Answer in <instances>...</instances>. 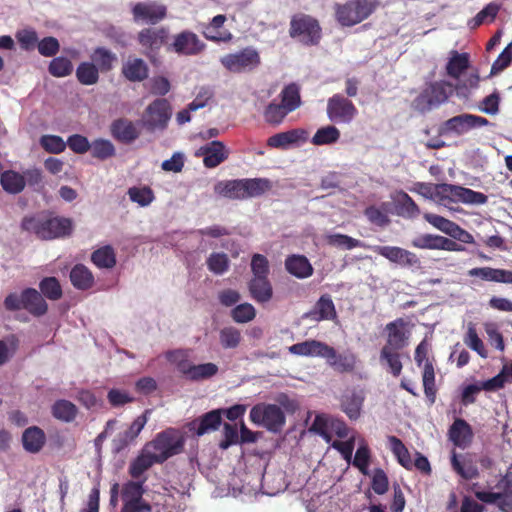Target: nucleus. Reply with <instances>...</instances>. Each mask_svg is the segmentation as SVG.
Returning <instances> with one entry per match:
<instances>
[{
  "label": "nucleus",
  "instance_id": "f257e3e1",
  "mask_svg": "<svg viewBox=\"0 0 512 512\" xmlns=\"http://www.w3.org/2000/svg\"><path fill=\"white\" fill-rule=\"evenodd\" d=\"M22 227L42 239L64 237L71 233L72 223L67 218L39 214L23 219Z\"/></svg>",
  "mask_w": 512,
  "mask_h": 512
},
{
  "label": "nucleus",
  "instance_id": "f03ea898",
  "mask_svg": "<svg viewBox=\"0 0 512 512\" xmlns=\"http://www.w3.org/2000/svg\"><path fill=\"white\" fill-rule=\"evenodd\" d=\"M433 201L450 208L449 205L452 203L484 205L487 203L488 197L481 192L460 185L441 183L436 184Z\"/></svg>",
  "mask_w": 512,
  "mask_h": 512
},
{
  "label": "nucleus",
  "instance_id": "7ed1b4c3",
  "mask_svg": "<svg viewBox=\"0 0 512 512\" xmlns=\"http://www.w3.org/2000/svg\"><path fill=\"white\" fill-rule=\"evenodd\" d=\"M145 446L151 452L154 459L162 463L182 451L184 437L180 431L170 428L158 433L156 437Z\"/></svg>",
  "mask_w": 512,
  "mask_h": 512
},
{
  "label": "nucleus",
  "instance_id": "20e7f679",
  "mask_svg": "<svg viewBox=\"0 0 512 512\" xmlns=\"http://www.w3.org/2000/svg\"><path fill=\"white\" fill-rule=\"evenodd\" d=\"M225 70L232 74L249 73L261 64L259 52L254 47H245L241 50L227 53L219 59Z\"/></svg>",
  "mask_w": 512,
  "mask_h": 512
},
{
  "label": "nucleus",
  "instance_id": "39448f33",
  "mask_svg": "<svg viewBox=\"0 0 512 512\" xmlns=\"http://www.w3.org/2000/svg\"><path fill=\"white\" fill-rule=\"evenodd\" d=\"M375 7V0H352L345 4H336V19L342 26H353L366 19Z\"/></svg>",
  "mask_w": 512,
  "mask_h": 512
},
{
  "label": "nucleus",
  "instance_id": "423d86ee",
  "mask_svg": "<svg viewBox=\"0 0 512 512\" xmlns=\"http://www.w3.org/2000/svg\"><path fill=\"white\" fill-rule=\"evenodd\" d=\"M172 116V107L167 99L158 98L151 102L141 116L142 126L150 131H163Z\"/></svg>",
  "mask_w": 512,
  "mask_h": 512
},
{
  "label": "nucleus",
  "instance_id": "0eeeda50",
  "mask_svg": "<svg viewBox=\"0 0 512 512\" xmlns=\"http://www.w3.org/2000/svg\"><path fill=\"white\" fill-rule=\"evenodd\" d=\"M249 417L254 424L272 432L280 431L285 424L284 412L276 404H257L251 409Z\"/></svg>",
  "mask_w": 512,
  "mask_h": 512
},
{
  "label": "nucleus",
  "instance_id": "6e6552de",
  "mask_svg": "<svg viewBox=\"0 0 512 512\" xmlns=\"http://www.w3.org/2000/svg\"><path fill=\"white\" fill-rule=\"evenodd\" d=\"M41 180V172L38 169H28L23 173L7 170L0 176L1 186L9 194H19L24 190L26 183L37 185Z\"/></svg>",
  "mask_w": 512,
  "mask_h": 512
},
{
  "label": "nucleus",
  "instance_id": "1a4fd4ad",
  "mask_svg": "<svg viewBox=\"0 0 512 512\" xmlns=\"http://www.w3.org/2000/svg\"><path fill=\"white\" fill-rule=\"evenodd\" d=\"M488 120L473 114H461L446 120L441 133L445 136H461L474 128L488 125Z\"/></svg>",
  "mask_w": 512,
  "mask_h": 512
},
{
  "label": "nucleus",
  "instance_id": "9d476101",
  "mask_svg": "<svg viewBox=\"0 0 512 512\" xmlns=\"http://www.w3.org/2000/svg\"><path fill=\"white\" fill-rule=\"evenodd\" d=\"M327 117L335 123L349 124L357 115L355 105L340 94H335L327 101Z\"/></svg>",
  "mask_w": 512,
  "mask_h": 512
},
{
  "label": "nucleus",
  "instance_id": "9b49d317",
  "mask_svg": "<svg viewBox=\"0 0 512 512\" xmlns=\"http://www.w3.org/2000/svg\"><path fill=\"white\" fill-rule=\"evenodd\" d=\"M374 252L383 256L392 263L402 267L420 268L421 262L417 255L398 246H372Z\"/></svg>",
  "mask_w": 512,
  "mask_h": 512
},
{
  "label": "nucleus",
  "instance_id": "f8f14e48",
  "mask_svg": "<svg viewBox=\"0 0 512 512\" xmlns=\"http://www.w3.org/2000/svg\"><path fill=\"white\" fill-rule=\"evenodd\" d=\"M169 50L185 56L198 55L205 49V44L191 31H182L173 37Z\"/></svg>",
  "mask_w": 512,
  "mask_h": 512
},
{
  "label": "nucleus",
  "instance_id": "ddd939ff",
  "mask_svg": "<svg viewBox=\"0 0 512 512\" xmlns=\"http://www.w3.org/2000/svg\"><path fill=\"white\" fill-rule=\"evenodd\" d=\"M166 28H145L137 35V41L142 47V53L148 57L156 54L166 42Z\"/></svg>",
  "mask_w": 512,
  "mask_h": 512
},
{
  "label": "nucleus",
  "instance_id": "4468645a",
  "mask_svg": "<svg viewBox=\"0 0 512 512\" xmlns=\"http://www.w3.org/2000/svg\"><path fill=\"white\" fill-rule=\"evenodd\" d=\"M291 36H301L307 43H315L320 37V27L317 21L309 16L295 17L291 21Z\"/></svg>",
  "mask_w": 512,
  "mask_h": 512
},
{
  "label": "nucleus",
  "instance_id": "2eb2a0df",
  "mask_svg": "<svg viewBox=\"0 0 512 512\" xmlns=\"http://www.w3.org/2000/svg\"><path fill=\"white\" fill-rule=\"evenodd\" d=\"M289 352L298 356L305 357H333L334 348L318 340H306L296 343L288 348Z\"/></svg>",
  "mask_w": 512,
  "mask_h": 512
},
{
  "label": "nucleus",
  "instance_id": "dca6fc26",
  "mask_svg": "<svg viewBox=\"0 0 512 512\" xmlns=\"http://www.w3.org/2000/svg\"><path fill=\"white\" fill-rule=\"evenodd\" d=\"M167 8L156 2L138 3L133 8L136 21L141 20L149 24H157L166 17Z\"/></svg>",
  "mask_w": 512,
  "mask_h": 512
},
{
  "label": "nucleus",
  "instance_id": "f3484780",
  "mask_svg": "<svg viewBox=\"0 0 512 512\" xmlns=\"http://www.w3.org/2000/svg\"><path fill=\"white\" fill-rule=\"evenodd\" d=\"M387 342L383 348L401 350L407 345L409 333L403 319H396L386 325Z\"/></svg>",
  "mask_w": 512,
  "mask_h": 512
},
{
  "label": "nucleus",
  "instance_id": "a211bd4d",
  "mask_svg": "<svg viewBox=\"0 0 512 512\" xmlns=\"http://www.w3.org/2000/svg\"><path fill=\"white\" fill-rule=\"evenodd\" d=\"M455 91V85L448 81H437L432 83L424 92L423 98L430 107L444 103Z\"/></svg>",
  "mask_w": 512,
  "mask_h": 512
},
{
  "label": "nucleus",
  "instance_id": "6ab92c4d",
  "mask_svg": "<svg viewBox=\"0 0 512 512\" xmlns=\"http://www.w3.org/2000/svg\"><path fill=\"white\" fill-rule=\"evenodd\" d=\"M196 155L203 157V162L206 167L213 168L218 166L227 158L228 152L222 142L212 141L207 145L200 147L196 152Z\"/></svg>",
  "mask_w": 512,
  "mask_h": 512
},
{
  "label": "nucleus",
  "instance_id": "aec40b11",
  "mask_svg": "<svg viewBox=\"0 0 512 512\" xmlns=\"http://www.w3.org/2000/svg\"><path fill=\"white\" fill-rule=\"evenodd\" d=\"M226 21L224 15H217L212 18L208 24H203L201 32L204 37L214 42H229L232 39V34L223 29V25Z\"/></svg>",
  "mask_w": 512,
  "mask_h": 512
},
{
  "label": "nucleus",
  "instance_id": "412c9836",
  "mask_svg": "<svg viewBox=\"0 0 512 512\" xmlns=\"http://www.w3.org/2000/svg\"><path fill=\"white\" fill-rule=\"evenodd\" d=\"M149 68L146 62L138 57L129 56L123 63L122 74L131 82H141L148 77Z\"/></svg>",
  "mask_w": 512,
  "mask_h": 512
},
{
  "label": "nucleus",
  "instance_id": "4be33fe9",
  "mask_svg": "<svg viewBox=\"0 0 512 512\" xmlns=\"http://www.w3.org/2000/svg\"><path fill=\"white\" fill-rule=\"evenodd\" d=\"M308 139V132L304 129H293L273 135L268 145L275 148H287L290 145L304 143Z\"/></svg>",
  "mask_w": 512,
  "mask_h": 512
},
{
  "label": "nucleus",
  "instance_id": "5701e85b",
  "mask_svg": "<svg viewBox=\"0 0 512 512\" xmlns=\"http://www.w3.org/2000/svg\"><path fill=\"white\" fill-rule=\"evenodd\" d=\"M149 410H146L143 415L138 416L130 427L124 432L123 435H119L118 438L114 440V446L116 451L122 450L126 447L130 442H132L136 437L140 434L144 426L148 421Z\"/></svg>",
  "mask_w": 512,
  "mask_h": 512
},
{
  "label": "nucleus",
  "instance_id": "b1692460",
  "mask_svg": "<svg viewBox=\"0 0 512 512\" xmlns=\"http://www.w3.org/2000/svg\"><path fill=\"white\" fill-rule=\"evenodd\" d=\"M450 440L460 448H466L473 438L470 425L463 419H457L449 430Z\"/></svg>",
  "mask_w": 512,
  "mask_h": 512
},
{
  "label": "nucleus",
  "instance_id": "393cba45",
  "mask_svg": "<svg viewBox=\"0 0 512 512\" xmlns=\"http://www.w3.org/2000/svg\"><path fill=\"white\" fill-rule=\"evenodd\" d=\"M471 277H479L485 281L512 283V271L490 267L473 268L468 271Z\"/></svg>",
  "mask_w": 512,
  "mask_h": 512
},
{
  "label": "nucleus",
  "instance_id": "a878e982",
  "mask_svg": "<svg viewBox=\"0 0 512 512\" xmlns=\"http://www.w3.org/2000/svg\"><path fill=\"white\" fill-rule=\"evenodd\" d=\"M286 270L293 276L304 279L313 274V267L303 255H292L285 260Z\"/></svg>",
  "mask_w": 512,
  "mask_h": 512
},
{
  "label": "nucleus",
  "instance_id": "bb28decb",
  "mask_svg": "<svg viewBox=\"0 0 512 512\" xmlns=\"http://www.w3.org/2000/svg\"><path fill=\"white\" fill-rule=\"evenodd\" d=\"M215 193L230 199H245V179L220 181L214 186Z\"/></svg>",
  "mask_w": 512,
  "mask_h": 512
},
{
  "label": "nucleus",
  "instance_id": "cd10ccee",
  "mask_svg": "<svg viewBox=\"0 0 512 512\" xmlns=\"http://www.w3.org/2000/svg\"><path fill=\"white\" fill-rule=\"evenodd\" d=\"M313 321L332 320L336 317L334 303L330 296L323 295L315 305V308L306 314Z\"/></svg>",
  "mask_w": 512,
  "mask_h": 512
},
{
  "label": "nucleus",
  "instance_id": "c85d7f7f",
  "mask_svg": "<svg viewBox=\"0 0 512 512\" xmlns=\"http://www.w3.org/2000/svg\"><path fill=\"white\" fill-rule=\"evenodd\" d=\"M475 496L487 504H497L501 512H512V494L477 491Z\"/></svg>",
  "mask_w": 512,
  "mask_h": 512
},
{
  "label": "nucleus",
  "instance_id": "c756f323",
  "mask_svg": "<svg viewBox=\"0 0 512 512\" xmlns=\"http://www.w3.org/2000/svg\"><path fill=\"white\" fill-rule=\"evenodd\" d=\"M469 67V55L467 53H459L456 50L449 52L446 64V73L454 78L459 79L461 74Z\"/></svg>",
  "mask_w": 512,
  "mask_h": 512
},
{
  "label": "nucleus",
  "instance_id": "7c9ffc66",
  "mask_svg": "<svg viewBox=\"0 0 512 512\" xmlns=\"http://www.w3.org/2000/svg\"><path fill=\"white\" fill-rule=\"evenodd\" d=\"M451 464L453 469L466 480L475 479L479 475L475 462L468 456L459 458L456 454H453Z\"/></svg>",
  "mask_w": 512,
  "mask_h": 512
},
{
  "label": "nucleus",
  "instance_id": "2f4dec72",
  "mask_svg": "<svg viewBox=\"0 0 512 512\" xmlns=\"http://www.w3.org/2000/svg\"><path fill=\"white\" fill-rule=\"evenodd\" d=\"M113 135L120 141L130 143L138 138L139 131L136 125L126 119H120L112 125Z\"/></svg>",
  "mask_w": 512,
  "mask_h": 512
},
{
  "label": "nucleus",
  "instance_id": "473e14b6",
  "mask_svg": "<svg viewBox=\"0 0 512 512\" xmlns=\"http://www.w3.org/2000/svg\"><path fill=\"white\" fill-rule=\"evenodd\" d=\"M72 285L79 290L90 289L94 284L92 272L82 264L75 265L70 272Z\"/></svg>",
  "mask_w": 512,
  "mask_h": 512
},
{
  "label": "nucleus",
  "instance_id": "72a5a7b5",
  "mask_svg": "<svg viewBox=\"0 0 512 512\" xmlns=\"http://www.w3.org/2000/svg\"><path fill=\"white\" fill-rule=\"evenodd\" d=\"M251 296L260 303H266L271 300L273 295L272 286L268 278H252L249 283Z\"/></svg>",
  "mask_w": 512,
  "mask_h": 512
},
{
  "label": "nucleus",
  "instance_id": "f704fd0d",
  "mask_svg": "<svg viewBox=\"0 0 512 512\" xmlns=\"http://www.w3.org/2000/svg\"><path fill=\"white\" fill-rule=\"evenodd\" d=\"M155 463L159 462L154 459L151 452L144 446L138 457L130 463L129 473L133 478L138 479Z\"/></svg>",
  "mask_w": 512,
  "mask_h": 512
},
{
  "label": "nucleus",
  "instance_id": "c9c22d12",
  "mask_svg": "<svg viewBox=\"0 0 512 512\" xmlns=\"http://www.w3.org/2000/svg\"><path fill=\"white\" fill-rule=\"evenodd\" d=\"M22 442L26 451L36 453L45 443V434L38 427H29L23 432Z\"/></svg>",
  "mask_w": 512,
  "mask_h": 512
},
{
  "label": "nucleus",
  "instance_id": "e433bc0d",
  "mask_svg": "<svg viewBox=\"0 0 512 512\" xmlns=\"http://www.w3.org/2000/svg\"><path fill=\"white\" fill-rule=\"evenodd\" d=\"M24 309L34 315H43L47 311V303L41 294L32 288L24 290Z\"/></svg>",
  "mask_w": 512,
  "mask_h": 512
},
{
  "label": "nucleus",
  "instance_id": "4c0bfd02",
  "mask_svg": "<svg viewBox=\"0 0 512 512\" xmlns=\"http://www.w3.org/2000/svg\"><path fill=\"white\" fill-rule=\"evenodd\" d=\"M91 261L100 269H112L116 265V253L112 246L106 245L95 250Z\"/></svg>",
  "mask_w": 512,
  "mask_h": 512
},
{
  "label": "nucleus",
  "instance_id": "58836bf2",
  "mask_svg": "<svg viewBox=\"0 0 512 512\" xmlns=\"http://www.w3.org/2000/svg\"><path fill=\"white\" fill-rule=\"evenodd\" d=\"M340 130L334 125H326L319 128L311 139L315 146L333 145L340 139Z\"/></svg>",
  "mask_w": 512,
  "mask_h": 512
},
{
  "label": "nucleus",
  "instance_id": "ea45409f",
  "mask_svg": "<svg viewBox=\"0 0 512 512\" xmlns=\"http://www.w3.org/2000/svg\"><path fill=\"white\" fill-rule=\"evenodd\" d=\"M326 243L332 247L351 250L356 247L369 248L364 242L345 234L334 233L325 236Z\"/></svg>",
  "mask_w": 512,
  "mask_h": 512
},
{
  "label": "nucleus",
  "instance_id": "a19ab883",
  "mask_svg": "<svg viewBox=\"0 0 512 512\" xmlns=\"http://www.w3.org/2000/svg\"><path fill=\"white\" fill-rule=\"evenodd\" d=\"M163 356L165 359L175 365L179 372L186 376L191 363L189 361L190 351L186 349H174L166 351Z\"/></svg>",
  "mask_w": 512,
  "mask_h": 512
},
{
  "label": "nucleus",
  "instance_id": "79ce46f5",
  "mask_svg": "<svg viewBox=\"0 0 512 512\" xmlns=\"http://www.w3.org/2000/svg\"><path fill=\"white\" fill-rule=\"evenodd\" d=\"M222 420V409L206 413L199 421L196 434L202 436L210 431L218 429Z\"/></svg>",
  "mask_w": 512,
  "mask_h": 512
},
{
  "label": "nucleus",
  "instance_id": "37998d69",
  "mask_svg": "<svg viewBox=\"0 0 512 512\" xmlns=\"http://www.w3.org/2000/svg\"><path fill=\"white\" fill-rule=\"evenodd\" d=\"M218 370V366L211 362L199 365L191 364L185 377L193 381L205 380L216 375L218 373Z\"/></svg>",
  "mask_w": 512,
  "mask_h": 512
},
{
  "label": "nucleus",
  "instance_id": "c03bdc74",
  "mask_svg": "<svg viewBox=\"0 0 512 512\" xmlns=\"http://www.w3.org/2000/svg\"><path fill=\"white\" fill-rule=\"evenodd\" d=\"M77 407L68 400H58L52 406L53 416L63 422H71L76 418Z\"/></svg>",
  "mask_w": 512,
  "mask_h": 512
},
{
  "label": "nucleus",
  "instance_id": "a18cd8bd",
  "mask_svg": "<svg viewBox=\"0 0 512 512\" xmlns=\"http://www.w3.org/2000/svg\"><path fill=\"white\" fill-rule=\"evenodd\" d=\"M358 445L359 446L356 450L355 456L351 462L355 467L359 469L362 474L368 475V467L371 457L370 450L367 442L363 438L358 439Z\"/></svg>",
  "mask_w": 512,
  "mask_h": 512
},
{
  "label": "nucleus",
  "instance_id": "49530a36",
  "mask_svg": "<svg viewBox=\"0 0 512 512\" xmlns=\"http://www.w3.org/2000/svg\"><path fill=\"white\" fill-rule=\"evenodd\" d=\"M388 441L390 444V449L393 454L396 456L398 462L406 469L413 468V461L411 459L410 453L405 445L402 443L400 439L395 436H389Z\"/></svg>",
  "mask_w": 512,
  "mask_h": 512
},
{
  "label": "nucleus",
  "instance_id": "de8ad7c7",
  "mask_svg": "<svg viewBox=\"0 0 512 512\" xmlns=\"http://www.w3.org/2000/svg\"><path fill=\"white\" fill-rule=\"evenodd\" d=\"M364 398L361 394L352 393L345 395L342 400V410L350 419H358L361 413Z\"/></svg>",
  "mask_w": 512,
  "mask_h": 512
},
{
  "label": "nucleus",
  "instance_id": "09e8293b",
  "mask_svg": "<svg viewBox=\"0 0 512 512\" xmlns=\"http://www.w3.org/2000/svg\"><path fill=\"white\" fill-rule=\"evenodd\" d=\"M76 77L83 85H94L99 79V69L94 63L82 62L77 67Z\"/></svg>",
  "mask_w": 512,
  "mask_h": 512
},
{
  "label": "nucleus",
  "instance_id": "8fccbe9b",
  "mask_svg": "<svg viewBox=\"0 0 512 512\" xmlns=\"http://www.w3.org/2000/svg\"><path fill=\"white\" fill-rule=\"evenodd\" d=\"M91 59L98 69H100L101 71H109L112 68L113 63L116 61L117 57L110 50L103 47H99L93 51Z\"/></svg>",
  "mask_w": 512,
  "mask_h": 512
},
{
  "label": "nucleus",
  "instance_id": "3c124183",
  "mask_svg": "<svg viewBox=\"0 0 512 512\" xmlns=\"http://www.w3.org/2000/svg\"><path fill=\"white\" fill-rule=\"evenodd\" d=\"M127 194L132 202L137 203L141 207L149 206L155 199L152 189L147 186L131 187L128 189Z\"/></svg>",
  "mask_w": 512,
  "mask_h": 512
},
{
  "label": "nucleus",
  "instance_id": "603ef678",
  "mask_svg": "<svg viewBox=\"0 0 512 512\" xmlns=\"http://www.w3.org/2000/svg\"><path fill=\"white\" fill-rule=\"evenodd\" d=\"M271 187V182L265 178L245 179V198L261 196Z\"/></svg>",
  "mask_w": 512,
  "mask_h": 512
},
{
  "label": "nucleus",
  "instance_id": "864d4df0",
  "mask_svg": "<svg viewBox=\"0 0 512 512\" xmlns=\"http://www.w3.org/2000/svg\"><path fill=\"white\" fill-rule=\"evenodd\" d=\"M333 418L318 414L310 427V431L320 435L327 443L331 442V424Z\"/></svg>",
  "mask_w": 512,
  "mask_h": 512
},
{
  "label": "nucleus",
  "instance_id": "5fc2aeb1",
  "mask_svg": "<svg viewBox=\"0 0 512 512\" xmlns=\"http://www.w3.org/2000/svg\"><path fill=\"white\" fill-rule=\"evenodd\" d=\"M380 362L382 365L387 366L389 371L394 376L400 375L402 370V363L400 361L399 353L397 350L382 348L380 353Z\"/></svg>",
  "mask_w": 512,
  "mask_h": 512
},
{
  "label": "nucleus",
  "instance_id": "6e6d98bb",
  "mask_svg": "<svg viewBox=\"0 0 512 512\" xmlns=\"http://www.w3.org/2000/svg\"><path fill=\"white\" fill-rule=\"evenodd\" d=\"M241 339V332L235 327L229 326L220 330L219 341L221 346L225 349L237 348Z\"/></svg>",
  "mask_w": 512,
  "mask_h": 512
},
{
  "label": "nucleus",
  "instance_id": "4d7b16f0",
  "mask_svg": "<svg viewBox=\"0 0 512 512\" xmlns=\"http://www.w3.org/2000/svg\"><path fill=\"white\" fill-rule=\"evenodd\" d=\"M281 104L286 107V111L296 110L300 104L299 89L295 84L288 85L281 92Z\"/></svg>",
  "mask_w": 512,
  "mask_h": 512
},
{
  "label": "nucleus",
  "instance_id": "13d9d810",
  "mask_svg": "<svg viewBox=\"0 0 512 512\" xmlns=\"http://www.w3.org/2000/svg\"><path fill=\"white\" fill-rule=\"evenodd\" d=\"M91 154L93 157L104 160L114 156L115 147L111 141L107 139H97L90 144Z\"/></svg>",
  "mask_w": 512,
  "mask_h": 512
},
{
  "label": "nucleus",
  "instance_id": "bf43d9fd",
  "mask_svg": "<svg viewBox=\"0 0 512 512\" xmlns=\"http://www.w3.org/2000/svg\"><path fill=\"white\" fill-rule=\"evenodd\" d=\"M142 482L129 481L125 483L121 489V497L123 503L143 500Z\"/></svg>",
  "mask_w": 512,
  "mask_h": 512
},
{
  "label": "nucleus",
  "instance_id": "052dcab7",
  "mask_svg": "<svg viewBox=\"0 0 512 512\" xmlns=\"http://www.w3.org/2000/svg\"><path fill=\"white\" fill-rule=\"evenodd\" d=\"M256 316V310L250 303H242L237 305L231 311V317L236 323H248Z\"/></svg>",
  "mask_w": 512,
  "mask_h": 512
},
{
  "label": "nucleus",
  "instance_id": "680f3d73",
  "mask_svg": "<svg viewBox=\"0 0 512 512\" xmlns=\"http://www.w3.org/2000/svg\"><path fill=\"white\" fill-rule=\"evenodd\" d=\"M206 263L208 269L217 275L225 273L229 268V259L225 253H212Z\"/></svg>",
  "mask_w": 512,
  "mask_h": 512
},
{
  "label": "nucleus",
  "instance_id": "e2e57ef3",
  "mask_svg": "<svg viewBox=\"0 0 512 512\" xmlns=\"http://www.w3.org/2000/svg\"><path fill=\"white\" fill-rule=\"evenodd\" d=\"M424 219L431 224L436 229L440 230L441 232L451 236L453 233L454 228L456 227V223L446 219L442 216L432 214V213H425Z\"/></svg>",
  "mask_w": 512,
  "mask_h": 512
},
{
  "label": "nucleus",
  "instance_id": "0e129e2a",
  "mask_svg": "<svg viewBox=\"0 0 512 512\" xmlns=\"http://www.w3.org/2000/svg\"><path fill=\"white\" fill-rule=\"evenodd\" d=\"M40 145L49 153L58 154L65 150L66 142L57 135H43L40 138Z\"/></svg>",
  "mask_w": 512,
  "mask_h": 512
},
{
  "label": "nucleus",
  "instance_id": "69168bd1",
  "mask_svg": "<svg viewBox=\"0 0 512 512\" xmlns=\"http://www.w3.org/2000/svg\"><path fill=\"white\" fill-rule=\"evenodd\" d=\"M442 236L433 234L420 235L412 240V246L419 249L440 250Z\"/></svg>",
  "mask_w": 512,
  "mask_h": 512
},
{
  "label": "nucleus",
  "instance_id": "338daca9",
  "mask_svg": "<svg viewBox=\"0 0 512 512\" xmlns=\"http://www.w3.org/2000/svg\"><path fill=\"white\" fill-rule=\"evenodd\" d=\"M73 70L72 62L65 57L54 58L49 65V72L55 77H65Z\"/></svg>",
  "mask_w": 512,
  "mask_h": 512
},
{
  "label": "nucleus",
  "instance_id": "774afa93",
  "mask_svg": "<svg viewBox=\"0 0 512 512\" xmlns=\"http://www.w3.org/2000/svg\"><path fill=\"white\" fill-rule=\"evenodd\" d=\"M214 97V91L211 87L202 86L198 89L194 100L189 103V109L197 111L206 107Z\"/></svg>",
  "mask_w": 512,
  "mask_h": 512
}]
</instances>
